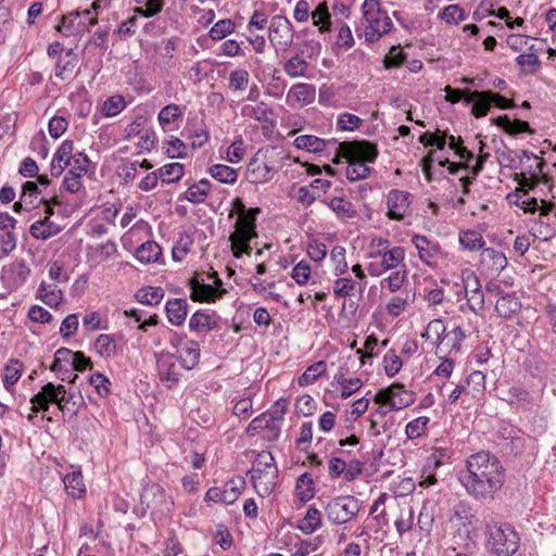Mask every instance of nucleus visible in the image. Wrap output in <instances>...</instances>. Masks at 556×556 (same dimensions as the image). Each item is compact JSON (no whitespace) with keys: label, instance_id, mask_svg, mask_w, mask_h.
I'll return each instance as SVG.
<instances>
[{"label":"nucleus","instance_id":"f257e3e1","mask_svg":"<svg viewBox=\"0 0 556 556\" xmlns=\"http://www.w3.org/2000/svg\"><path fill=\"white\" fill-rule=\"evenodd\" d=\"M505 471L495 455L480 451L466 459V468L458 472V481L476 501L492 502L504 485Z\"/></svg>","mask_w":556,"mask_h":556},{"label":"nucleus","instance_id":"f03ea898","mask_svg":"<svg viewBox=\"0 0 556 556\" xmlns=\"http://www.w3.org/2000/svg\"><path fill=\"white\" fill-rule=\"evenodd\" d=\"M378 147L368 140L343 141L336 147L332 159L334 164L341 160L348 162L346 178L351 181L365 179L370 174L367 163H374L378 157Z\"/></svg>","mask_w":556,"mask_h":556},{"label":"nucleus","instance_id":"7ed1b4c3","mask_svg":"<svg viewBox=\"0 0 556 556\" xmlns=\"http://www.w3.org/2000/svg\"><path fill=\"white\" fill-rule=\"evenodd\" d=\"M520 546V536L508 522L486 525L485 547L493 556H513Z\"/></svg>","mask_w":556,"mask_h":556},{"label":"nucleus","instance_id":"20e7f679","mask_svg":"<svg viewBox=\"0 0 556 556\" xmlns=\"http://www.w3.org/2000/svg\"><path fill=\"white\" fill-rule=\"evenodd\" d=\"M362 14L366 42L375 43L392 29L393 22L382 9L380 0H365L362 4Z\"/></svg>","mask_w":556,"mask_h":556},{"label":"nucleus","instance_id":"39448f33","mask_svg":"<svg viewBox=\"0 0 556 556\" xmlns=\"http://www.w3.org/2000/svg\"><path fill=\"white\" fill-rule=\"evenodd\" d=\"M247 475L250 476L258 495L262 497L269 495L274 491L278 478V468L271 453L260 452Z\"/></svg>","mask_w":556,"mask_h":556},{"label":"nucleus","instance_id":"423d86ee","mask_svg":"<svg viewBox=\"0 0 556 556\" xmlns=\"http://www.w3.org/2000/svg\"><path fill=\"white\" fill-rule=\"evenodd\" d=\"M361 508L362 502L353 495L336 496L324 506L327 518L332 525L348 523Z\"/></svg>","mask_w":556,"mask_h":556},{"label":"nucleus","instance_id":"0eeeda50","mask_svg":"<svg viewBox=\"0 0 556 556\" xmlns=\"http://www.w3.org/2000/svg\"><path fill=\"white\" fill-rule=\"evenodd\" d=\"M416 400L415 392L407 390L401 382H393L378 390L374 401L378 405L388 406V410H399L410 406Z\"/></svg>","mask_w":556,"mask_h":556},{"label":"nucleus","instance_id":"6e6552de","mask_svg":"<svg viewBox=\"0 0 556 556\" xmlns=\"http://www.w3.org/2000/svg\"><path fill=\"white\" fill-rule=\"evenodd\" d=\"M154 356L160 381L167 389L174 388L180 381L181 377V372L176 365V354L163 350L161 352H156Z\"/></svg>","mask_w":556,"mask_h":556},{"label":"nucleus","instance_id":"1a4fd4ad","mask_svg":"<svg viewBox=\"0 0 556 556\" xmlns=\"http://www.w3.org/2000/svg\"><path fill=\"white\" fill-rule=\"evenodd\" d=\"M261 213L258 207L249 208L248 213L238 216L236 220V230L230 236V243H249L250 240L257 237L255 230V222L257 215Z\"/></svg>","mask_w":556,"mask_h":556},{"label":"nucleus","instance_id":"9d476101","mask_svg":"<svg viewBox=\"0 0 556 556\" xmlns=\"http://www.w3.org/2000/svg\"><path fill=\"white\" fill-rule=\"evenodd\" d=\"M190 299L199 303H213L222 299L226 293V289L217 290L214 286L206 283L204 279L198 275L189 279Z\"/></svg>","mask_w":556,"mask_h":556},{"label":"nucleus","instance_id":"9b49d317","mask_svg":"<svg viewBox=\"0 0 556 556\" xmlns=\"http://www.w3.org/2000/svg\"><path fill=\"white\" fill-rule=\"evenodd\" d=\"M63 393H65V387L63 384L47 382L30 397V410L34 413L49 412L50 405L56 402L58 396L61 394L63 395Z\"/></svg>","mask_w":556,"mask_h":556},{"label":"nucleus","instance_id":"f8f14e48","mask_svg":"<svg viewBox=\"0 0 556 556\" xmlns=\"http://www.w3.org/2000/svg\"><path fill=\"white\" fill-rule=\"evenodd\" d=\"M30 273L31 270L24 260H15L2 268L1 280L9 290H17L26 282Z\"/></svg>","mask_w":556,"mask_h":556},{"label":"nucleus","instance_id":"ddd939ff","mask_svg":"<svg viewBox=\"0 0 556 556\" xmlns=\"http://www.w3.org/2000/svg\"><path fill=\"white\" fill-rule=\"evenodd\" d=\"M269 40L273 45L280 47H288L292 43L293 28L287 17L276 15L271 18L269 25Z\"/></svg>","mask_w":556,"mask_h":556},{"label":"nucleus","instance_id":"4468645a","mask_svg":"<svg viewBox=\"0 0 556 556\" xmlns=\"http://www.w3.org/2000/svg\"><path fill=\"white\" fill-rule=\"evenodd\" d=\"M91 15V10H75L70 12L68 14L62 15L59 24L56 25V30L64 36H75L79 33L88 30V25L85 21L79 20L81 16L87 17Z\"/></svg>","mask_w":556,"mask_h":556},{"label":"nucleus","instance_id":"2eb2a0df","mask_svg":"<svg viewBox=\"0 0 556 556\" xmlns=\"http://www.w3.org/2000/svg\"><path fill=\"white\" fill-rule=\"evenodd\" d=\"M140 504L148 509L169 510L166 492L160 484L146 486L140 494Z\"/></svg>","mask_w":556,"mask_h":556},{"label":"nucleus","instance_id":"dca6fc26","mask_svg":"<svg viewBox=\"0 0 556 556\" xmlns=\"http://www.w3.org/2000/svg\"><path fill=\"white\" fill-rule=\"evenodd\" d=\"M410 194L406 191L402 190H391L388 194V217L391 219L400 220L402 219L410 204Z\"/></svg>","mask_w":556,"mask_h":556},{"label":"nucleus","instance_id":"f3484780","mask_svg":"<svg viewBox=\"0 0 556 556\" xmlns=\"http://www.w3.org/2000/svg\"><path fill=\"white\" fill-rule=\"evenodd\" d=\"M219 319L214 311L198 309L189 319V329L194 332H208L218 327Z\"/></svg>","mask_w":556,"mask_h":556},{"label":"nucleus","instance_id":"a211bd4d","mask_svg":"<svg viewBox=\"0 0 556 556\" xmlns=\"http://www.w3.org/2000/svg\"><path fill=\"white\" fill-rule=\"evenodd\" d=\"M491 97H494L493 91H491V90H482V91L475 90V91H470V93H468L467 98L465 99V103L466 104L471 103L472 104L471 105V114L476 118H481L489 113V111L492 106V98Z\"/></svg>","mask_w":556,"mask_h":556},{"label":"nucleus","instance_id":"6ab92c4d","mask_svg":"<svg viewBox=\"0 0 556 556\" xmlns=\"http://www.w3.org/2000/svg\"><path fill=\"white\" fill-rule=\"evenodd\" d=\"M494 290L501 294L496 301L495 311L505 318L510 319L521 309V302L515 293H504L501 287L495 286Z\"/></svg>","mask_w":556,"mask_h":556},{"label":"nucleus","instance_id":"aec40b11","mask_svg":"<svg viewBox=\"0 0 556 556\" xmlns=\"http://www.w3.org/2000/svg\"><path fill=\"white\" fill-rule=\"evenodd\" d=\"M72 152H74V142L72 140H64L56 150L51 162V175L59 177L66 167L72 165Z\"/></svg>","mask_w":556,"mask_h":556},{"label":"nucleus","instance_id":"412c9836","mask_svg":"<svg viewBox=\"0 0 556 556\" xmlns=\"http://www.w3.org/2000/svg\"><path fill=\"white\" fill-rule=\"evenodd\" d=\"M315 99V87L311 84L299 83L291 87L287 94V102L294 106H304Z\"/></svg>","mask_w":556,"mask_h":556},{"label":"nucleus","instance_id":"4be33fe9","mask_svg":"<svg viewBox=\"0 0 556 556\" xmlns=\"http://www.w3.org/2000/svg\"><path fill=\"white\" fill-rule=\"evenodd\" d=\"M336 142L334 139L325 140L313 135H301L294 139L293 146L307 152L318 153L330 146H336Z\"/></svg>","mask_w":556,"mask_h":556},{"label":"nucleus","instance_id":"5701e85b","mask_svg":"<svg viewBox=\"0 0 556 556\" xmlns=\"http://www.w3.org/2000/svg\"><path fill=\"white\" fill-rule=\"evenodd\" d=\"M188 306L185 299H169L165 305L168 321L174 326H181L186 320Z\"/></svg>","mask_w":556,"mask_h":556},{"label":"nucleus","instance_id":"b1692460","mask_svg":"<svg viewBox=\"0 0 556 556\" xmlns=\"http://www.w3.org/2000/svg\"><path fill=\"white\" fill-rule=\"evenodd\" d=\"M180 366L186 370L195 368L200 362V345L194 340H188L181 349V353L176 355Z\"/></svg>","mask_w":556,"mask_h":556},{"label":"nucleus","instance_id":"393cba45","mask_svg":"<svg viewBox=\"0 0 556 556\" xmlns=\"http://www.w3.org/2000/svg\"><path fill=\"white\" fill-rule=\"evenodd\" d=\"M274 174L273 167L257 159H253L247 168V179L254 185L263 184L271 179Z\"/></svg>","mask_w":556,"mask_h":556},{"label":"nucleus","instance_id":"a878e982","mask_svg":"<svg viewBox=\"0 0 556 556\" xmlns=\"http://www.w3.org/2000/svg\"><path fill=\"white\" fill-rule=\"evenodd\" d=\"M356 291L362 294L364 288L359 282L350 277L338 276V278L333 281V294L337 298H352Z\"/></svg>","mask_w":556,"mask_h":556},{"label":"nucleus","instance_id":"bb28decb","mask_svg":"<svg viewBox=\"0 0 556 556\" xmlns=\"http://www.w3.org/2000/svg\"><path fill=\"white\" fill-rule=\"evenodd\" d=\"M64 488L73 498H81L86 493V486L80 470L68 472L63 478Z\"/></svg>","mask_w":556,"mask_h":556},{"label":"nucleus","instance_id":"cd10ccee","mask_svg":"<svg viewBox=\"0 0 556 556\" xmlns=\"http://www.w3.org/2000/svg\"><path fill=\"white\" fill-rule=\"evenodd\" d=\"M321 527V514L315 506H309L303 519L296 526L305 534H312Z\"/></svg>","mask_w":556,"mask_h":556},{"label":"nucleus","instance_id":"c85d7f7f","mask_svg":"<svg viewBox=\"0 0 556 556\" xmlns=\"http://www.w3.org/2000/svg\"><path fill=\"white\" fill-rule=\"evenodd\" d=\"M314 480L308 472L302 473L295 483V493L301 503L311 501L315 495Z\"/></svg>","mask_w":556,"mask_h":556},{"label":"nucleus","instance_id":"c756f323","mask_svg":"<svg viewBox=\"0 0 556 556\" xmlns=\"http://www.w3.org/2000/svg\"><path fill=\"white\" fill-rule=\"evenodd\" d=\"M493 123L496 126L503 128L509 135H518L531 131L528 122L521 119L510 121V118L507 115L496 117L495 119H493Z\"/></svg>","mask_w":556,"mask_h":556},{"label":"nucleus","instance_id":"7c9ffc66","mask_svg":"<svg viewBox=\"0 0 556 556\" xmlns=\"http://www.w3.org/2000/svg\"><path fill=\"white\" fill-rule=\"evenodd\" d=\"M165 295L161 287H142L136 292V300L144 305L154 306L161 303Z\"/></svg>","mask_w":556,"mask_h":556},{"label":"nucleus","instance_id":"2f4dec72","mask_svg":"<svg viewBox=\"0 0 556 556\" xmlns=\"http://www.w3.org/2000/svg\"><path fill=\"white\" fill-rule=\"evenodd\" d=\"M134 255L142 264L163 262L162 245H138Z\"/></svg>","mask_w":556,"mask_h":556},{"label":"nucleus","instance_id":"473e14b6","mask_svg":"<svg viewBox=\"0 0 556 556\" xmlns=\"http://www.w3.org/2000/svg\"><path fill=\"white\" fill-rule=\"evenodd\" d=\"M210 185L207 179H201L185 191L184 199L193 204L203 203L210 192Z\"/></svg>","mask_w":556,"mask_h":556},{"label":"nucleus","instance_id":"72a5a7b5","mask_svg":"<svg viewBox=\"0 0 556 556\" xmlns=\"http://www.w3.org/2000/svg\"><path fill=\"white\" fill-rule=\"evenodd\" d=\"M77 65L76 55L73 53V50L70 49L66 51L65 58H59L55 63L54 75L55 77L65 80L73 73L75 66Z\"/></svg>","mask_w":556,"mask_h":556},{"label":"nucleus","instance_id":"f704fd0d","mask_svg":"<svg viewBox=\"0 0 556 556\" xmlns=\"http://www.w3.org/2000/svg\"><path fill=\"white\" fill-rule=\"evenodd\" d=\"M137 7L134 12L142 17H153L157 15L164 8V0H134Z\"/></svg>","mask_w":556,"mask_h":556},{"label":"nucleus","instance_id":"c9c22d12","mask_svg":"<svg viewBox=\"0 0 556 556\" xmlns=\"http://www.w3.org/2000/svg\"><path fill=\"white\" fill-rule=\"evenodd\" d=\"M541 205L539 204V201L534 197H529L527 192H525L522 195L518 197V200L516 201V204L520 206L525 212L534 213L538 210L542 208L544 214H547L552 207L554 206L553 203H547L544 200L540 201Z\"/></svg>","mask_w":556,"mask_h":556},{"label":"nucleus","instance_id":"e433bc0d","mask_svg":"<svg viewBox=\"0 0 556 556\" xmlns=\"http://www.w3.org/2000/svg\"><path fill=\"white\" fill-rule=\"evenodd\" d=\"M58 231L59 228L49 220V217L35 222L29 229L30 235L38 240H47Z\"/></svg>","mask_w":556,"mask_h":556},{"label":"nucleus","instance_id":"4c0bfd02","mask_svg":"<svg viewBox=\"0 0 556 556\" xmlns=\"http://www.w3.org/2000/svg\"><path fill=\"white\" fill-rule=\"evenodd\" d=\"M208 173L214 179L223 184L232 185L237 181L238 178L237 169L225 164L212 165L208 169Z\"/></svg>","mask_w":556,"mask_h":556},{"label":"nucleus","instance_id":"58836bf2","mask_svg":"<svg viewBox=\"0 0 556 556\" xmlns=\"http://www.w3.org/2000/svg\"><path fill=\"white\" fill-rule=\"evenodd\" d=\"M245 486V480L241 477L230 479L224 485L223 493L226 505L233 504L241 495V491Z\"/></svg>","mask_w":556,"mask_h":556},{"label":"nucleus","instance_id":"ea45409f","mask_svg":"<svg viewBox=\"0 0 556 556\" xmlns=\"http://www.w3.org/2000/svg\"><path fill=\"white\" fill-rule=\"evenodd\" d=\"M115 252V245H88L87 258L92 267L98 266Z\"/></svg>","mask_w":556,"mask_h":556},{"label":"nucleus","instance_id":"a19ab883","mask_svg":"<svg viewBox=\"0 0 556 556\" xmlns=\"http://www.w3.org/2000/svg\"><path fill=\"white\" fill-rule=\"evenodd\" d=\"M523 155L527 159L533 157L535 161V166L532 168V165L529 166V175L530 177L527 178L523 176V181L520 182L523 186H529L530 188H533L539 182V177L543 175V168L545 166V161L541 157L535 156L532 152L523 151Z\"/></svg>","mask_w":556,"mask_h":556},{"label":"nucleus","instance_id":"79ce46f5","mask_svg":"<svg viewBox=\"0 0 556 556\" xmlns=\"http://www.w3.org/2000/svg\"><path fill=\"white\" fill-rule=\"evenodd\" d=\"M185 167L180 163H169L159 168V176L163 184L179 181L184 176Z\"/></svg>","mask_w":556,"mask_h":556},{"label":"nucleus","instance_id":"37998d69","mask_svg":"<svg viewBox=\"0 0 556 556\" xmlns=\"http://www.w3.org/2000/svg\"><path fill=\"white\" fill-rule=\"evenodd\" d=\"M326 362L319 361L306 368V370L299 377L298 383L301 387L313 384L326 371Z\"/></svg>","mask_w":556,"mask_h":556},{"label":"nucleus","instance_id":"c03bdc74","mask_svg":"<svg viewBox=\"0 0 556 556\" xmlns=\"http://www.w3.org/2000/svg\"><path fill=\"white\" fill-rule=\"evenodd\" d=\"M94 349L104 358L112 357L117 351L116 342L112 334H100L94 341Z\"/></svg>","mask_w":556,"mask_h":556},{"label":"nucleus","instance_id":"a18cd8bd","mask_svg":"<svg viewBox=\"0 0 556 556\" xmlns=\"http://www.w3.org/2000/svg\"><path fill=\"white\" fill-rule=\"evenodd\" d=\"M5 372L2 377V382L8 391H11L13 386L20 380L22 376V363L18 359L12 358L10 364L4 368Z\"/></svg>","mask_w":556,"mask_h":556},{"label":"nucleus","instance_id":"49530a36","mask_svg":"<svg viewBox=\"0 0 556 556\" xmlns=\"http://www.w3.org/2000/svg\"><path fill=\"white\" fill-rule=\"evenodd\" d=\"M273 114V110L266 103L260 102L256 105H244L241 109V115L249 118H254L258 122H267L268 116Z\"/></svg>","mask_w":556,"mask_h":556},{"label":"nucleus","instance_id":"de8ad7c7","mask_svg":"<svg viewBox=\"0 0 556 556\" xmlns=\"http://www.w3.org/2000/svg\"><path fill=\"white\" fill-rule=\"evenodd\" d=\"M15 219L8 213L0 214L1 243H15L17 238L13 231Z\"/></svg>","mask_w":556,"mask_h":556},{"label":"nucleus","instance_id":"09e8293b","mask_svg":"<svg viewBox=\"0 0 556 556\" xmlns=\"http://www.w3.org/2000/svg\"><path fill=\"white\" fill-rule=\"evenodd\" d=\"M314 25L319 26L320 33L329 31L330 27V13L326 1L318 3L316 9L312 12Z\"/></svg>","mask_w":556,"mask_h":556},{"label":"nucleus","instance_id":"8fccbe9b","mask_svg":"<svg viewBox=\"0 0 556 556\" xmlns=\"http://www.w3.org/2000/svg\"><path fill=\"white\" fill-rule=\"evenodd\" d=\"M283 68L290 77H304L308 70V63L296 54L286 62Z\"/></svg>","mask_w":556,"mask_h":556},{"label":"nucleus","instance_id":"3c124183","mask_svg":"<svg viewBox=\"0 0 556 556\" xmlns=\"http://www.w3.org/2000/svg\"><path fill=\"white\" fill-rule=\"evenodd\" d=\"M250 81L249 72L244 68H236L229 74V89L231 91H243Z\"/></svg>","mask_w":556,"mask_h":556},{"label":"nucleus","instance_id":"603ef678","mask_svg":"<svg viewBox=\"0 0 556 556\" xmlns=\"http://www.w3.org/2000/svg\"><path fill=\"white\" fill-rule=\"evenodd\" d=\"M126 108L125 98L121 94L112 96L102 104V113L106 117L119 114Z\"/></svg>","mask_w":556,"mask_h":556},{"label":"nucleus","instance_id":"864d4df0","mask_svg":"<svg viewBox=\"0 0 556 556\" xmlns=\"http://www.w3.org/2000/svg\"><path fill=\"white\" fill-rule=\"evenodd\" d=\"M430 419L427 416H420L409 421L405 427V434L409 440L418 439L425 434Z\"/></svg>","mask_w":556,"mask_h":556},{"label":"nucleus","instance_id":"5fc2aeb1","mask_svg":"<svg viewBox=\"0 0 556 556\" xmlns=\"http://www.w3.org/2000/svg\"><path fill=\"white\" fill-rule=\"evenodd\" d=\"M330 260L334 266L336 276H341L348 271V262L345 260V249L343 245H333L330 252Z\"/></svg>","mask_w":556,"mask_h":556},{"label":"nucleus","instance_id":"6e6d98bb","mask_svg":"<svg viewBox=\"0 0 556 556\" xmlns=\"http://www.w3.org/2000/svg\"><path fill=\"white\" fill-rule=\"evenodd\" d=\"M483 262L486 260L491 261L492 269L495 271H502L507 266V258L501 251H496L493 248H485L482 250Z\"/></svg>","mask_w":556,"mask_h":556},{"label":"nucleus","instance_id":"4d7b16f0","mask_svg":"<svg viewBox=\"0 0 556 556\" xmlns=\"http://www.w3.org/2000/svg\"><path fill=\"white\" fill-rule=\"evenodd\" d=\"M376 254L389 269L395 268L404 260V250L401 247H394L384 252L378 251Z\"/></svg>","mask_w":556,"mask_h":556},{"label":"nucleus","instance_id":"13d9d810","mask_svg":"<svg viewBox=\"0 0 556 556\" xmlns=\"http://www.w3.org/2000/svg\"><path fill=\"white\" fill-rule=\"evenodd\" d=\"M466 334L465 331L460 326L454 327L447 334H446V342L445 345L448 348L447 353H458L462 350V343L465 340Z\"/></svg>","mask_w":556,"mask_h":556},{"label":"nucleus","instance_id":"bf43d9fd","mask_svg":"<svg viewBox=\"0 0 556 556\" xmlns=\"http://www.w3.org/2000/svg\"><path fill=\"white\" fill-rule=\"evenodd\" d=\"M418 250V255L420 260L429 265V266H435L437 265V258L442 255L441 245H415Z\"/></svg>","mask_w":556,"mask_h":556},{"label":"nucleus","instance_id":"052dcab7","mask_svg":"<svg viewBox=\"0 0 556 556\" xmlns=\"http://www.w3.org/2000/svg\"><path fill=\"white\" fill-rule=\"evenodd\" d=\"M406 61V54L400 50V46H392L383 58L386 70L397 68Z\"/></svg>","mask_w":556,"mask_h":556},{"label":"nucleus","instance_id":"680f3d73","mask_svg":"<svg viewBox=\"0 0 556 556\" xmlns=\"http://www.w3.org/2000/svg\"><path fill=\"white\" fill-rule=\"evenodd\" d=\"M384 371L390 378L394 377L402 368L403 362L394 350H390L383 356Z\"/></svg>","mask_w":556,"mask_h":556},{"label":"nucleus","instance_id":"e2e57ef3","mask_svg":"<svg viewBox=\"0 0 556 556\" xmlns=\"http://www.w3.org/2000/svg\"><path fill=\"white\" fill-rule=\"evenodd\" d=\"M235 29V23L229 20H220L218 21L211 29H210V37L213 40H222L229 34H231Z\"/></svg>","mask_w":556,"mask_h":556},{"label":"nucleus","instance_id":"0e129e2a","mask_svg":"<svg viewBox=\"0 0 556 556\" xmlns=\"http://www.w3.org/2000/svg\"><path fill=\"white\" fill-rule=\"evenodd\" d=\"M330 208L342 218H351L354 216L353 205L343 198H333L329 203Z\"/></svg>","mask_w":556,"mask_h":556},{"label":"nucleus","instance_id":"69168bd1","mask_svg":"<svg viewBox=\"0 0 556 556\" xmlns=\"http://www.w3.org/2000/svg\"><path fill=\"white\" fill-rule=\"evenodd\" d=\"M363 124V119L351 113H342L338 116L337 127L340 130L352 131L358 129Z\"/></svg>","mask_w":556,"mask_h":556},{"label":"nucleus","instance_id":"338daca9","mask_svg":"<svg viewBox=\"0 0 556 556\" xmlns=\"http://www.w3.org/2000/svg\"><path fill=\"white\" fill-rule=\"evenodd\" d=\"M72 168L68 172L79 173V176H84L88 173L90 166V160L84 152H72Z\"/></svg>","mask_w":556,"mask_h":556},{"label":"nucleus","instance_id":"774afa93","mask_svg":"<svg viewBox=\"0 0 556 556\" xmlns=\"http://www.w3.org/2000/svg\"><path fill=\"white\" fill-rule=\"evenodd\" d=\"M182 112L177 104H168L164 106L159 113V122L161 125H169L181 116Z\"/></svg>","mask_w":556,"mask_h":556}]
</instances>
